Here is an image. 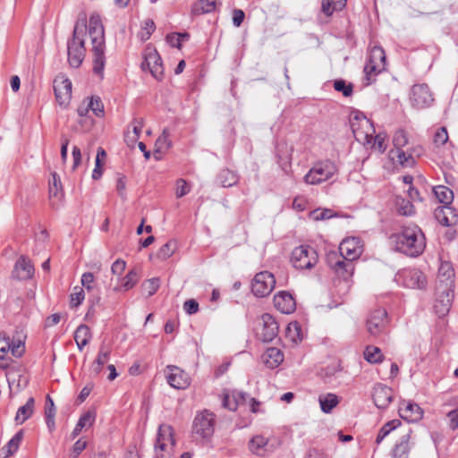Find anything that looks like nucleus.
Here are the masks:
<instances>
[{"label":"nucleus","instance_id":"1","mask_svg":"<svg viewBox=\"0 0 458 458\" xmlns=\"http://www.w3.org/2000/svg\"><path fill=\"white\" fill-rule=\"evenodd\" d=\"M86 29H88L92 45V71L102 80L104 78V69L106 65V41L104 26L99 14H91L89 19L88 26L83 22L81 24L77 22L74 25L72 37L67 42L68 62L73 68H78L82 64L86 55L84 46Z\"/></svg>","mask_w":458,"mask_h":458},{"label":"nucleus","instance_id":"2","mask_svg":"<svg viewBox=\"0 0 458 458\" xmlns=\"http://www.w3.org/2000/svg\"><path fill=\"white\" fill-rule=\"evenodd\" d=\"M362 253V245L358 237H350L342 241L339 253L332 252L327 257L328 266L344 280L350 278L354 270L353 260Z\"/></svg>","mask_w":458,"mask_h":458},{"label":"nucleus","instance_id":"3","mask_svg":"<svg viewBox=\"0 0 458 458\" xmlns=\"http://www.w3.org/2000/svg\"><path fill=\"white\" fill-rule=\"evenodd\" d=\"M397 251L409 257H418L426 248V238L422 230L414 224L402 226L391 236Z\"/></svg>","mask_w":458,"mask_h":458},{"label":"nucleus","instance_id":"4","mask_svg":"<svg viewBox=\"0 0 458 458\" xmlns=\"http://www.w3.org/2000/svg\"><path fill=\"white\" fill-rule=\"evenodd\" d=\"M337 173L336 164L330 159H324L313 164L304 175L303 181L309 185H318L330 180Z\"/></svg>","mask_w":458,"mask_h":458},{"label":"nucleus","instance_id":"5","mask_svg":"<svg viewBox=\"0 0 458 458\" xmlns=\"http://www.w3.org/2000/svg\"><path fill=\"white\" fill-rule=\"evenodd\" d=\"M318 253L310 246L301 245L292 251L291 263L296 269H311L318 263Z\"/></svg>","mask_w":458,"mask_h":458},{"label":"nucleus","instance_id":"6","mask_svg":"<svg viewBox=\"0 0 458 458\" xmlns=\"http://www.w3.org/2000/svg\"><path fill=\"white\" fill-rule=\"evenodd\" d=\"M174 445L172 427L166 424L160 425L154 448L156 458H169Z\"/></svg>","mask_w":458,"mask_h":458},{"label":"nucleus","instance_id":"7","mask_svg":"<svg viewBox=\"0 0 458 458\" xmlns=\"http://www.w3.org/2000/svg\"><path fill=\"white\" fill-rule=\"evenodd\" d=\"M223 406L230 411H235L238 407L250 409L252 412L258 411V403L254 398L241 391H225L223 394Z\"/></svg>","mask_w":458,"mask_h":458},{"label":"nucleus","instance_id":"8","mask_svg":"<svg viewBox=\"0 0 458 458\" xmlns=\"http://www.w3.org/2000/svg\"><path fill=\"white\" fill-rule=\"evenodd\" d=\"M351 128L355 140L360 143L371 142L375 129L372 123L362 114H356L351 119Z\"/></svg>","mask_w":458,"mask_h":458},{"label":"nucleus","instance_id":"9","mask_svg":"<svg viewBox=\"0 0 458 458\" xmlns=\"http://www.w3.org/2000/svg\"><path fill=\"white\" fill-rule=\"evenodd\" d=\"M216 415L208 410L198 412L194 418L192 431L201 438H209L215 431Z\"/></svg>","mask_w":458,"mask_h":458},{"label":"nucleus","instance_id":"10","mask_svg":"<svg viewBox=\"0 0 458 458\" xmlns=\"http://www.w3.org/2000/svg\"><path fill=\"white\" fill-rule=\"evenodd\" d=\"M387 324V313L385 309H376L368 317L366 327L369 334L378 336L384 333Z\"/></svg>","mask_w":458,"mask_h":458},{"label":"nucleus","instance_id":"11","mask_svg":"<svg viewBox=\"0 0 458 458\" xmlns=\"http://www.w3.org/2000/svg\"><path fill=\"white\" fill-rule=\"evenodd\" d=\"M398 281L408 288L411 289H423L427 284V280L424 274L416 268L403 269L397 274Z\"/></svg>","mask_w":458,"mask_h":458},{"label":"nucleus","instance_id":"12","mask_svg":"<svg viewBox=\"0 0 458 458\" xmlns=\"http://www.w3.org/2000/svg\"><path fill=\"white\" fill-rule=\"evenodd\" d=\"M11 352L15 358H20L25 352L24 341L21 339H11L6 334L0 333V360H4V356Z\"/></svg>","mask_w":458,"mask_h":458},{"label":"nucleus","instance_id":"13","mask_svg":"<svg viewBox=\"0 0 458 458\" xmlns=\"http://www.w3.org/2000/svg\"><path fill=\"white\" fill-rule=\"evenodd\" d=\"M434 101L432 93L427 84H416L411 88V105L419 109L431 106Z\"/></svg>","mask_w":458,"mask_h":458},{"label":"nucleus","instance_id":"14","mask_svg":"<svg viewBox=\"0 0 458 458\" xmlns=\"http://www.w3.org/2000/svg\"><path fill=\"white\" fill-rule=\"evenodd\" d=\"M141 68L144 71L148 69L155 79L158 81L162 80L164 68L162 59L157 50H149L145 55L144 61L141 64Z\"/></svg>","mask_w":458,"mask_h":458},{"label":"nucleus","instance_id":"15","mask_svg":"<svg viewBox=\"0 0 458 458\" xmlns=\"http://www.w3.org/2000/svg\"><path fill=\"white\" fill-rule=\"evenodd\" d=\"M54 92L60 106H66L72 98V81L64 76L54 81Z\"/></svg>","mask_w":458,"mask_h":458},{"label":"nucleus","instance_id":"16","mask_svg":"<svg viewBox=\"0 0 458 458\" xmlns=\"http://www.w3.org/2000/svg\"><path fill=\"white\" fill-rule=\"evenodd\" d=\"M372 399L378 409L385 410L394 399L393 389L381 383L376 384L372 391Z\"/></svg>","mask_w":458,"mask_h":458},{"label":"nucleus","instance_id":"17","mask_svg":"<svg viewBox=\"0 0 458 458\" xmlns=\"http://www.w3.org/2000/svg\"><path fill=\"white\" fill-rule=\"evenodd\" d=\"M261 326L262 332L259 335V339L264 343L272 342L278 335L279 326L276 318L268 313H265L261 316Z\"/></svg>","mask_w":458,"mask_h":458},{"label":"nucleus","instance_id":"18","mask_svg":"<svg viewBox=\"0 0 458 458\" xmlns=\"http://www.w3.org/2000/svg\"><path fill=\"white\" fill-rule=\"evenodd\" d=\"M166 380L175 389H185L191 384L188 374L176 366L167 367Z\"/></svg>","mask_w":458,"mask_h":458},{"label":"nucleus","instance_id":"19","mask_svg":"<svg viewBox=\"0 0 458 458\" xmlns=\"http://www.w3.org/2000/svg\"><path fill=\"white\" fill-rule=\"evenodd\" d=\"M439 287H443L444 292H453L454 289V270L450 262H442L437 275Z\"/></svg>","mask_w":458,"mask_h":458},{"label":"nucleus","instance_id":"20","mask_svg":"<svg viewBox=\"0 0 458 458\" xmlns=\"http://www.w3.org/2000/svg\"><path fill=\"white\" fill-rule=\"evenodd\" d=\"M34 267L25 256H21L15 262L12 276L18 280L30 279L34 275Z\"/></svg>","mask_w":458,"mask_h":458},{"label":"nucleus","instance_id":"21","mask_svg":"<svg viewBox=\"0 0 458 458\" xmlns=\"http://www.w3.org/2000/svg\"><path fill=\"white\" fill-rule=\"evenodd\" d=\"M274 304L276 310L284 314L293 313L296 309V302L293 295L287 292H279L274 296Z\"/></svg>","mask_w":458,"mask_h":458},{"label":"nucleus","instance_id":"22","mask_svg":"<svg viewBox=\"0 0 458 458\" xmlns=\"http://www.w3.org/2000/svg\"><path fill=\"white\" fill-rule=\"evenodd\" d=\"M411 431L408 430L404 434H403L398 441L395 443L392 454L391 458H408L409 453L411 448Z\"/></svg>","mask_w":458,"mask_h":458},{"label":"nucleus","instance_id":"23","mask_svg":"<svg viewBox=\"0 0 458 458\" xmlns=\"http://www.w3.org/2000/svg\"><path fill=\"white\" fill-rule=\"evenodd\" d=\"M399 414L402 419L409 421L415 422L421 419L422 411L417 403L403 402L398 409Z\"/></svg>","mask_w":458,"mask_h":458},{"label":"nucleus","instance_id":"24","mask_svg":"<svg viewBox=\"0 0 458 458\" xmlns=\"http://www.w3.org/2000/svg\"><path fill=\"white\" fill-rule=\"evenodd\" d=\"M264 365L270 369L277 368L284 359L283 352L277 347H268L261 356Z\"/></svg>","mask_w":458,"mask_h":458},{"label":"nucleus","instance_id":"25","mask_svg":"<svg viewBox=\"0 0 458 458\" xmlns=\"http://www.w3.org/2000/svg\"><path fill=\"white\" fill-rule=\"evenodd\" d=\"M390 159L403 167H412L415 165V159L411 152L404 151L403 148L391 149L389 151Z\"/></svg>","mask_w":458,"mask_h":458},{"label":"nucleus","instance_id":"26","mask_svg":"<svg viewBox=\"0 0 458 458\" xmlns=\"http://www.w3.org/2000/svg\"><path fill=\"white\" fill-rule=\"evenodd\" d=\"M275 276L268 271L259 272V297L269 295L276 287Z\"/></svg>","mask_w":458,"mask_h":458},{"label":"nucleus","instance_id":"27","mask_svg":"<svg viewBox=\"0 0 458 458\" xmlns=\"http://www.w3.org/2000/svg\"><path fill=\"white\" fill-rule=\"evenodd\" d=\"M95 420L96 412L94 411H88L81 415L71 434V438L75 439L83 428H90L94 424Z\"/></svg>","mask_w":458,"mask_h":458},{"label":"nucleus","instance_id":"28","mask_svg":"<svg viewBox=\"0 0 458 458\" xmlns=\"http://www.w3.org/2000/svg\"><path fill=\"white\" fill-rule=\"evenodd\" d=\"M34 407L35 399L33 397H30L26 403L18 409L14 418L16 424L21 425L27 420H29L34 412Z\"/></svg>","mask_w":458,"mask_h":458},{"label":"nucleus","instance_id":"29","mask_svg":"<svg viewBox=\"0 0 458 458\" xmlns=\"http://www.w3.org/2000/svg\"><path fill=\"white\" fill-rule=\"evenodd\" d=\"M339 402V397L333 393L321 394L318 396L321 411L325 413H330L338 405Z\"/></svg>","mask_w":458,"mask_h":458},{"label":"nucleus","instance_id":"30","mask_svg":"<svg viewBox=\"0 0 458 458\" xmlns=\"http://www.w3.org/2000/svg\"><path fill=\"white\" fill-rule=\"evenodd\" d=\"M111 352L105 346H101L98 353L97 359L92 363L90 370L95 376H98L102 369L110 359Z\"/></svg>","mask_w":458,"mask_h":458},{"label":"nucleus","instance_id":"31","mask_svg":"<svg viewBox=\"0 0 458 458\" xmlns=\"http://www.w3.org/2000/svg\"><path fill=\"white\" fill-rule=\"evenodd\" d=\"M367 63L377 64V67H386L385 50L378 46H375L370 49Z\"/></svg>","mask_w":458,"mask_h":458},{"label":"nucleus","instance_id":"32","mask_svg":"<svg viewBox=\"0 0 458 458\" xmlns=\"http://www.w3.org/2000/svg\"><path fill=\"white\" fill-rule=\"evenodd\" d=\"M433 192L436 198L444 206H449L454 199L453 191L444 185H437L433 188Z\"/></svg>","mask_w":458,"mask_h":458},{"label":"nucleus","instance_id":"33","mask_svg":"<svg viewBox=\"0 0 458 458\" xmlns=\"http://www.w3.org/2000/svg\"><path fill=\"white\" fill-rule=\"evenodd\" d=\"M347 0H322L321 11L327 16H331L334 12L343 10Z\"/></svg>","mask_w":458,"mask_h":458},{"label":"nucleus","instance_id":"34","mask_svg":"<svg viewBox=\"0 0 458 458\" xmlns=\"http://www.w3.org/2000/svg\"><path fill=\"white\" fill-rule=\"evenodd\" d=\"M449 215H454V209L449 206L438 207L434 212L435 218L445 226H450L453 224Z\"/></svg>","mask_w":458,"mask_h":458},{"label":"nucleus","instance_id":"35","mask_svg":"<svg viewBox=\"0 0 458 458\" xmlns=\"http://www.w3.org/2000/svg\"><path fill=\"white\" fill-rule=\"evenodd\" d=\"M395 207L398 213L402 216H409L415 213V208L412 202L401 196L395 198Z\"/></svg>","mask_w":458,"mask_h":458},{"label":"nucleus","instance_id":"36","mask_svg":"<svg viewBox=\"0 0 458 458\" xmlns=\"http://www.w3.org/2000/svg\"><path fill=\"white\" fill-rule=\"evenodd\" d=\"M237 181V174L229 169H223L216 178L217 183L222 187H231L234 185Z\"/></svg>","mask_w":458,"mask_h":458},{"label":"nucleus","instance_id":"37","mask_svg":"<svg viewBox=\"0 0 458 458\" xmlns=\"http://www.w3.org/2000/svg\"><path fill=\"white\" fill-rule=\"evenodd\" d=\"M217 0H199L193 5L192 12L194 14L208 13L216 10Z\"/></svg>","mask_w":458,"mask_h":458},{"label":"nucleus","instance_id":"38","mask_svg":"<svg viewBox=\"0 0 458 458\" xmlns=\"http://www.w3.org/2000/svg\"><path fill=\"white\" fill-rule=\"evenodd\" d=\"M276 157L279 165L284 170L290 165L291 153L286 144H278L276 146Z\"/></svg>","mask_w":458,"mask_h":458},{"label":"nucleus","instance_id":"39","mask_svg":"<svg viewBox=\"0 0 458 458\" xmlns=\"http://www.w3.org/2000/svg\"><path fill=\"white\" fill-rule=\"evenodd\" d=\"M385 70L386 67H377V64L366 63L364 66L366 85H369L375 81L376 77Z\"/></svg>","mask_w":458,"mask_h":458},{"label":"nucleus","instance_id":"40","mask_svg":"<svg viewBox=\"0 0 458 458\" xmlns=\"http://www.w3.org/2000/svg\"><path fill=\"white\" fill-rule=\"evenodd\" d=\"M399 426H401V421L399 420H393L384 424V426L378 431L376 438V444L379 445L384 440V438L390 434L391 431Z\"/></svg>","mask_w":458,"mask_h":458},{"label":"nucleus","instance_id":"41","mask_svg":"<svg viewBox=\"0 0 458 458\" xmlns=\"http://www.w3.org/2000/svg\"><path fill=\"white\" fill-rule=\"evenodd\" d=\"M363 354L365 360L369 363H379L384 357L380 348L377 346H367Z\"/></svg>","mask_w":458,"mask_h":458},{"label":"nucleus","instance_id":"42","mask_svg":"<svg viewBox=\"0 0 458 458\" xmlns=\"http://www.w3.org/2000/svg\"><path fill=\"white\" fill-rule=\"evenodd\" d=\"M177 249V242L174 240L168 241L166 243H165L160 249L158 250L157 253V259L161 260H165L169 259L176 250Z\"/></svg>","mask_w":458,"mask_h":458},{"label":"nucleus","instance_id":"43","mask_svg":"<svg viewBox=\"0 0 458 458\" xmlns=\"http://www.w3.org/2000/svg\"><path fill=\"white\" fill-rule=\"evenodd\" d=\"M23 437V430H19L5 445L4 449L6 451L5 456L13 454L19 448V445Z\"/></svg>","mask_w":458,"mask_h":458},{"label":"nucleus","instance_id":"44","mask_svg":"<svg viewBox=\"0 0 458 458\" xmlns=\"http://www.w3.org/2000/svg\"><path fill=\"white\" fill-rule=\"evenodd\" d=\"M156 30V25H155V22L152 19H147L143 21L142 25H141V30L139 33V37L140 38L141 41H146L148 40L150 36L152 35V33L155 31Z\"/></svg>","mask_w":458,"mask_h":458},{"label":"nucleus","instance_id":"45","mask_svg":"<svg viewBox=\"0 0 458 458\" xmlns=\"http://www.w3.org/2000/svg\"><path fill=\"white\" fill-rule=\"evenodd\" d=\"M91 337L90 328L84 324L80 325L74 332V340L76 343H79V341L89 343Z\"/></svg>","mask_w":458,"mask_h":458},{"label":"nucleus","instance_id":"46","mask_svg":"<svg viewBox=\"0 0 458 458\" xmlns=\"http://www.w3.org/2000/svg\"><path fill=\"white\" fill-rule=\"evenodd\" d=\"M88 107L94 113L95 115L100 117L104 114V105L101 98L98 96H93L88 99Z\"/></svg>","mask_w":458,"mask_h":458},{"label":"nucleus","instance_id":"47","mask_svg":"<svg viewBox=\"0 0 458 458\" xmlns=\"http://www.w3.org/2000/svg\"><path fill=\"white\" fill-rule=\"evenodd\" d=\"M280 445V440L276 437H267L259 436V449L265 448L267 452H272Z\"/></svg>","mask_w":458,"mask_h":458},{"label":"nucleus","instance_id":"48","mask_svg":"<svg viewBox=\"0 0 458 458\" xmlns=\"http://www.w3.org/2000/svg\"><path fill=\"white\" fill-rule=\"evenodd\" d=\"M140 276L135 269L131 270L123 278L122 287L124 291L131 289L139 281Z\"/></svg>","mask_w":458,"mask_h":458},{"label":"nucleus","instance_id":"49","mask_svg":"<svg viewBox=\"0 0 458 458\" xmlns=\"http://www.w3.org/2000/svg\"><path fill=\"white\" fill-rule=\"evenodd\" d=\"M393 144L394 148H403L408 144V136L404 130L400 129L395 131L393 137Z\"/></svg>","mask_w":458,"mask_h":458},{"label":"nucleus","instance_id":"50","mask_svg":"<svg viewBox=\"0 0 458 458\" xmlns=\"http://www.w3.org/2000/svg\"><path fill=\"white\" fill-rule=\"evenodd\" d=\"M334 89L336 91L342 92L344 97L352 96L353 91L352 84H347L344 80H335L334 81Z\"/></svg>","mask_w":458,"mask_h":458},{"label":"nucleus","instance_id":"51","mask_svg":"<svg viewBox=\"0 0 458 458\" xmlns=\"http://www.w3.org/2000/svg\"><path fill=\"white\" fill-rule=\"evenodd\" d=\"M160 286V280L157 277H153L145 281L142 284L143 289L148 293V296L154 295Z\"/></svg>","mask_w":458,"mask_h":458},{"label":"nucleus","instance_id":"52","mask_svg":"<svg viewBox=\"0 0 458 458\" xmlns=\"http://www.w3.org/2000/svg\"><path fill=\"white\" fill-rule=\"evenodd\" d=\"M448 138L446 128L441 127L434 134V143L437 147L442 146L447 142Z\"/></svg>","mask_w":458,"mask_h":458},{"label":"nucleus","instance_id":"53","mask_svg":"<svg viewBox=\"0 0 458 458\" xmlns=\"http://www.w3.org/2000/svg\"><path fill=\"white\" fill-rule=\"evenodd\" d=\"M61 190V181L58 175L54 173L52 174V181L49 182V194L50 196L58 197Z\"/></svg>","mask_w":458,"mask_h":458},{"label":"nucleus","instance_id":"54","mask_svg":"<svg viewBox=\"0 0 458 458\" xmlns=\"http://www.w3.org/2000/svg\"><path fill=\"white\" fill-rule=\"evenodd\" d=\"M287 333L293 341L297 342L301 340V327L297 322L288 325Z\"/></svg>","mask_w":458,"mask_h":458},{"label":"nucleus","instance_id":"55","mask_svg":"<svg viewBox=\"0 0 458 458\" xmlns=\"http://www.w3.org/2000/svg\"><path fill=\"white\" fill-rule=\"evenodd\" d=\"M94 275L91 272H86L81 276V284L89 293L94 291Z\"/></svg>","mask_w":458,"mask_h":458},{"label":"nucleus","instance_id":"56","mask_svg":"<svg viewBox=\"0 0 458 458\" xmlns=\"http://www.w3.org/2000/svg\"><path fill=\"white\" fill-rule=\"evenodd\" d=\"M77 287L74 288V293L71 294V306L72 307H78L81 305L85 298V293L82 288H79L78 291Z\"/></svg>","mask_w":458,"mask_h":458},{"label":"nucleus","instance_id":"57","mask_svg":"<svg viewBox=\"0 0 458 458\" xmlns=\"http://www.w3.org/2000/svg\"><path fill=\"white\" fill-rule=\"evenodd\" d=\"M131 126L132 127V133L133 136L131 137V141H136L142 131L143 127V119L142 118H134L131 123Z\"/></svg>","mask_w":458,"mask_h":458},{"label":"nucleus","instance_id":"58","mask_svg":"<svg viewBox=\"0 0 458 458\" xmlns=\"http://www.w3.org/2000/svg\"><path fill=\"white\" fill-rule=\"evenodd\" d=\"M87 447V441L83 440L82 438L78 439L72 449L71 452V457L72 458H78L79 455L82 453L83 450H85Z\"/></svg>","mask_w":458,"mask_h":458},{"label":"nucleus","instance_id":"59","mask_svg":"<svg viewBox=\"0 0 458 458\" xmlns=\"http://www.w3.org/2000/svg\"><path fill=\"white\" fill-rule=\"evenodd\" d=\"M190 191V186L187 182L183 179H179L176 183V197L182 198L188 194Z\"/></svg>","mask_w":458,"mask_h":458},{"label":"nucleus","instance_id":"60","mask_svg":"<svg viewBox=\"0 0 458 458\" xmlns=\"http://www.w3.org/2000/svg\"><path fill=\"white\" fill-rule=\"evenodd\" d=\"M311 216L314 220H325L333 216L332 210L330 209H316L311 213Z\"/></svg>","mask_w":458,"mask_h":458},{"label":"nucleus","instance_id":"61","mask_svg":"<svg viewBox=\"0 0 458 458\" xmlns=\"http://www.w3.org/2000/svg\"><path fill=\"white\" fill-rule=\"evenodd\" d=\"M166 42L172 47L180 49L182 47L181 36L178 32L170 33L166 36Z\"/></svg>","mask_w":458,"mask_h":458},{"label":"nucleus","instance_id":"62","mask_svg":"<svg viewBox=\"0 0 458 458\" xmlns=\"http://www.w3.org/2000/svg\"><path fill=\"white\" fill-rule=\"evenodd\" d=\"M183 309L189 315L195 314L199 310V303L193 299L188 300L184 302Z\"/></svg>","mask_w":458,"mask_h":458},{"label":"nucleus","instance_id":"63","mask_svg":"<svg viewBox=\"0 0 458 458\" xmlns=\"http://www.w3.org/2000/svg\"><path fill=\"white\" fill-rule=\"evenodd\" d=\"M447 418L449 420V427L454 430L458 428V408L448 412Z\"/></svg>","mask_w":458,"mask_h":458},{"label":"nucleus","instance_id":"64","mask_svg":"<svg viewBox=\"0 0 458 458\" xmlns=\"http://www.w3.org/2000/svg\"><path fill=\"white\" fill-rule=\"evenodd\" d=\"M125 267H126V263L125 261L122 260V259H117L115 260L113 264H112V267H111V270H112V273L114 275H122L123 272L124 271L125 269Z\"/></svg>","mask_w":458,"mask_h":458}]
</instances>
